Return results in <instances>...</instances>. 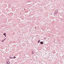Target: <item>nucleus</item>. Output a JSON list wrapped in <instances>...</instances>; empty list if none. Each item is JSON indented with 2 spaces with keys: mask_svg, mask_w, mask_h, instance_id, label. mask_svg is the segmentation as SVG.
Masks as SVG:
<instances>
[{
  "mask_svg": "<svg viewBox=\"0 0 64 64\" xmlns=\"http://www.w3.org/2000/svg\"><path fill=\"white\" fill-rule=\"evenodd\" d=\"M2 42H3V41H3V40H2Z\"/></svg>",
  "mask_w": 64,
  "mask_h": 64,
  "instance_id": "obj_6",
  "label": "nucleus"
},
{
  "mask_svg": "<svg viewBox=\"0 0 64 64\" xmlns=\"http://www.w3.org/2000/svg\"><path fill=\"white\" fill-rule=\"evenodd\" d=\"M32 54H34V52H32Z\"/></svg>",
  "mask_w": 64,
  "mask_h": 64,
  "instance_id": "obj_8",
  "label": "nucleus"
},
{
  "mask_svg": "<svg viewBox=\"0 0 64 64\" xmlns=\"http://www.w3.org/2000/svg\"><path fill=\"white\" fill-rule=\"evenodd\" d=\"M38 43H39V42L38 41Z\"/></svg>",
  "mask_w": 64,
  "mask_h": 64,
  "instance_id": "obj_13",
  "label": "nucleus"
},
{
  "mask_svg": "<svg viewBox=\"0 0 64 64\" xmlns=\"http://www.w3.org/2000/svg\"><path fill=\"white\" fill-rule=\"evenodd\" d=\"M4 40H6V38H5L4 39Z\"/></svg>",
  "mask_w": 64,
  "mask_h": 64,
  "instance_id": "obj_11",
  "label": "nucleus"
},
{
  "mask_svg": "<svg viewBox=\"0 0 64 64\" xmlns=\"http://www.w3.org/2000/svg\"><path fill=\"white\" fill-rule=\"evenodd\" d=\"M57 12H58V10H56V12H55V14H56L57 13Z\"/></svg>",
  "mask_w": 64,
  "mask_h": 64,
  "instance_id": "obj_1",
  "label": "nucleus"
},
{
  "mask_svg": "<svg viewBox=\"0 0 64 64\" xmlns=\"http://www.w3.org/2000/svg\"><path fill=\"white\" fill-rule=\"evenodd\" d=\"M4 40H4V39L3 40V41H4Z\"/></svg>",
  "mask_w": 64,
  "mask_h": 64,
  "instance_id": "obj_10",
  "label": "nucleus"
},
{
  "mask_svg": "<svg viewBox=\"0 0 64 64\" xmlns=\"http://www.w3.org/2000/svg\"><path fill=\"white\" fill-rule=\"evenodd\" d=\"M10 59H12V58H12L11 57H10Z\"/></svg>",
  "mask_w": 64,
  "mask_h": 64,
  "instance_id": "obj_5",
  "label": "nucleus"
},
{
  "mask_svg": "<svg viewBox=\"0 0 64 64\" xmlns=\"http://www.w3.org/2000/svg\"><path fill=\"white\" fill-rule=\"evenodd\" d=\"M3 35H4L5 37H6V33H5L4 34H3Z\"/></svg>",
  "mask_w": 64,
  "mask_h": 64,
  "instance_id": "obj_2",
  "label": "nucleus"
},
{
  "mask_svg": "<svg viewBox=\"0 0 64 64\" xmlns=\"http://www.w3.org/2000/svg\"><path fill=\"white\" fill-rule=\"evenodd\" d=\"M40 41V40L38 41Z\"/></svg>",
  "mask_w": 64,
  "mask_h": 64,
  "instance_id": "obj_12",
  "label": "nucleus"
},
{
  "mask_svg": "<svg viewBox=\"0 0 64 64\" xmlns=\"http://www.w3.org/2000/svg\"><path fill=\"white\" fill-rule=\"evenodd\" d=\"M6 63H7V64H10V62H9L8 61L7 62H6Z\"/></svg>",
  "mask_w": 64,
  "mask_h": 64,
  "instance_id": "obj_3",
  "label": "nucleus"
},
{
  "mask_svg": "<svg viewBox=\"0 0 64 64\" xmlns=\"http://www.w3.org/2000/svg\"><path fill=\"white\" fill-rule=\"evenodd\" d=\"M14 58H16V57H15V56H14Z\"/></svg>",
  "mask_w": 64,
  "mask_h": 64,
  "instance_id": "obj_7",
  "label": "nucleus"
},
{
  "mask_svg": "<svg viewBox=\"0 0 64 64\" xmlns=\"http://www.w3.org/2000/svg\"><path fill=\"white\" fill-rule=\"evenodd\" d=\"M40 43L41 44H43V42H40Z\"/></svg>",
  "mask_w": 64,
  "mask_h": 64,
  "instance_id": "obj_4",
  "label": "nucleus"
},
{
  "mask_svg": "<svg viewBox=\"0 0 64 64\" xmlns=\"http://www.w3.org/2000/svg\"><path fill=\"white\" fill-rule=\"evenodd\" d=\"M44 39H46V38H44Z\"/></svg>",
  "mask_w": 64,
  "mask_h": 64,
  "instance_id": "obj_9",
  "label": "nucleus"
}]
</instances>
